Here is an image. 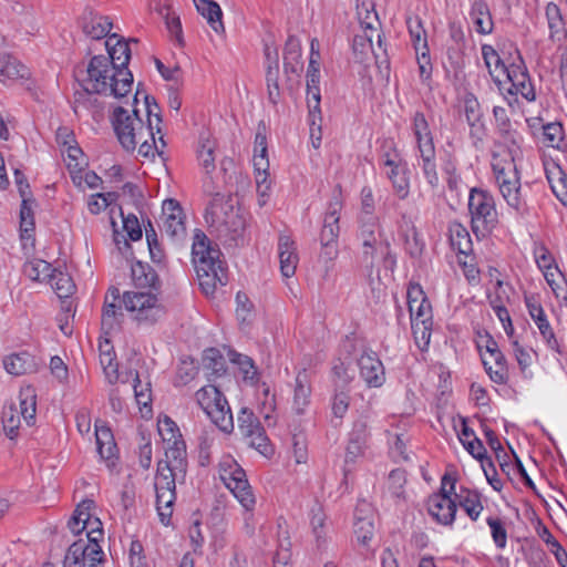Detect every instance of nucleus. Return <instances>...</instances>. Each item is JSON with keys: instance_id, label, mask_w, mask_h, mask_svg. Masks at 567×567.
<instances>
[{"instance_id": "nucleus-1", "label": "nucleus", "mask_w": 567, "mask_h": 567, "mask_svg": "<svg viewBox=\"0 0 567 567\" xmlns=\"http://www.w3.org/2000/svg\"><path fill=\"white\" fill-rule=\"evenodd\" d=\"M137 94L134 95L132 103H126L127 106L118 105L113 109L111 115V123L115 135L127 152L137 150L138 156L144 159L154 161L155 157L163 156L166 143L161 133L162 118L154 107L150 104V97L145 96L147 106L146 123L138 115L136 109Z\"/></svg>"}, {"instance_id": "nucleus-2", "label": "nucleus", "mask_w": 567, "mask_h": 567, "mask_svg": "<svg viewBox=\"0 0 567 567\" xmlns=\"http://www.w3.org/2000/svg\"><path fill=\"white\" fill-rule=\"evenodd\" d=\"M83 87L89 93L121 99L132 92L133 75L127 68H116L104 55L91 59Z\"/></svg>"}, {"instance_id": "nucleus-3", "label": "nucleus", "mask_w": 567, "mask_h": 567, "mask_svg": "<svg viewBox=\"0 0 567 567\" xmlns=\"http://www.w3.org/2000/svg\"><path fill=\"white\" fill-rule=\"evenodd\" d=\"M221 252L207 236L197 231L192 246V261L197 275L199 287L206 296H212L218 286L226 285L227 274Z\"/></svg>"}, {"instance_id": "nucleus-4", "label": "nucleus", "mask_w": 567, "mask_h": 567, "mask_svg": "<svg viewBox=\"0 0 567 567\" xmlns=\"http://www.w3.org/2000/svg\"><path fill=\"white\" fill-rule=\"evenodd\" d=\"M186 458H167L157 464L155 476L156 509L159 520L167 526L173 515V506L176 501V482L183 480L186 474Z\"/></svg>"}, {"instance_id": "nucleus-5", "label": "nucleus", "mask_w": 567, "mask_h": 567, "mask_svg": "<svg viewBox=\"0 0 567 567\" xmlns=\"http://www.w3.org/2000/svg\"><path fill=\"white\" fill-rule=\"evenodd\" d=\"M406 298L414 340L417 347L424 350L427 348L432 334L433 315L431 303L419 284L409 285Z\"/></svg>"}, {"instance_id": "nucleus-6", "label": "nucleus", "mask_w": 567, "mask_h": 567, "mask_svg": "<svg viewBox=\"0 0 567 567\" xmlns=\"http://www.w3.org/2000/svg\"><path fill=\"white\" fill-rule=\"evenodd\" d=\"M126 311L140 326H153L165 317V308L151 291H126L123 295Z\"/></svg>"}, {"instance_id": "nucleus-7", "label": "nucleus", "mask_w": 567, "mask_h": 567, "mask_svg": "<svg viewBox=\"0 0 567 567\" xmlns=\"http://www.w3.org/2000/svg\"><path fill=\"white\" fill-rule=\"evenodd\" d=\"M472 229L477 237H486L497 223L495 199L491 193L472 188L468 195Z\"/></svg>"}, {"instance_id": "nucleus-8", "label": "nucleus", "mask_w": 567, "mask_h": 567, "mask_svg": "<svg viewBox=\"0 0 567 567\" xmlns=\"http://www.w3.org/2000/svg\"><path fill=\"white\" fill-rule=\"evenodd\" d=\"M205 218L207 223L216 226L219 231L229 233L233 238L245 230L247 221L245 214L219 194H216L210 202Z\"/></svg>"}, {"instance_id": "nucleus-9", "label": "nucleus", "mask_w": 567, "mask_h": 567, "mask_svg": "<svg viewBox=\"0 0 567 567\" xmlns=\"http://www.w3.org/2000/svg\"><path fill=\"white\" fill-rule=\"evenodd\" d=\"M219 477L225 486L240 503L243 508L255 507L256 499L252 495L246 473L237 461L230 456H224L219 462Z\"/></svg>"}, {"instance_id": "nucleus-10", "label": "nucleus", "mask_w": 567, "mask_h": 567, "mask_svg": "<svg viewBox=\"0 0 567 567\" xmlns=\"http://www.w3.org/2000/svg\"><path fill=\"white\" fill-rule=\"evenodd\" d=\"M95 504L92 499L82 501L75 508L69 520V528L74 535H79L90 542L103 540L102 522L93 514Z\"/></svg>"}, {"instance_id": "nucleus-11", "label": "nucleus", "mask_w": 567, "mask_h": 567, "mask_svg": "<svg viewBox=\"0 0 567 567\" xmlns=\"http://www.w3.org/2000/svg\"><path fill=\"white\" fill-rule=\"evenodd\" d=\"M455 493V481L444 475L441 482V491L427 499L429 514L439 523L445 526L453 524L456 514V503L451 498Z\"/></svg>"}, {"instance_id": "nucleus-12", "label": "nucleus", "mask_w": 567, "mask_h": 567, "mask_svg": "<svg viewBox=\"0 0 567 567\" xmlns=\"http://www.w3.org/2000/svg\"><path fill=\"white\" fill-rule=\"evenodd\" d=\"M238 431L247 445L261 455L270 457L274 454V447L264 427L252 411L247 408L241 409L238 413Z\"/></svg>"}, {"instance_id": "nucleus-13", "label": "nucleus", "mask_w": 567, "mask_h": 567, "mask_svg": "<svg viewBox=\"0 0 567 567\" xmlns=\"http://www.w3.org/2000/svg\"><path fill=\"white\" fill-rule=\"evenodd\" d=\"M522 137L496 138L492 148L493 175L517 172L516 161L520 156Z\"/></svg>"}, {"instance_id": "nucleus-14", "label": "nucleus", "mask_w": 567, "mask_h": 567, "mask_svg": "<svg viewBox=\"0 0 567 567\" xmlns=\"http://www.w3.org/2000/svg\"><path fill=\"white\" fill-rule=\"evenodd\" d=\"M103 557L99 543L80 537L69 547L63 567H96L103 563Z\"/></svg>"}, {"instance_id": "nucleus-15", "label": "nucleus", "mask_w": 567, "mask_h": 567, "mask_svg": "<svg viewBox=\"0 0 567 567\" xmlns=\"http://www.w3.org/2000/svg\"><path fill=\"white\" fill-rule=\"evenodd\" d=\"M369 424L365 416L357 419L348 434V443L344 454V472H349L350 466L355 464L359 458L363 457L369 449L370 442Z\"/></svg>"}, {"instance_id": "nucleus-16", "label": "nucleus", "mask_w": 567, "mask_h": 567, "mask_svg": "<svg viewBox=\"0 0 567 567\" xmlns=\"http://www.w3.org/2000/svg\"><path fill=\"white\" fill-rule=\"evenodd\" d=\"M495 183L498 190L507 204L518 214H524L527 210V202L522 188L519 172H511L494 175Z\"/></svg>"}, {"instance_id": "nucleus-17", "label": "nucleus", "mask_w": 567, "mask_h": 567, "mask_svg": "<svg viewBox=\"0 0 567 567\" xmlns=\"http://www.w3.org/2000/svg\"><path fill=\"white\" fill-rule=\"evenodd\" d=\"M360 238L363 245V256L373 261L377 252H383L389 248V244L382 240L381 226L379 218H359Z\"/></svg>"}, {"instance_id": "nucleus-18", "label": "nucleus", "mask_w": 567, "mask_h": 567, "mask_svg": "<svg viewBox=\"0 0 567 567\" xmlns=\"http://www.w3.org/2000/svg\"><path fill=\"white\" fill-rule=\"evenodd\" d=\"M504 79L511 84L508 87L511 94L522 95L527 101L535 100V89L520 56H517V59L508 65V70L503 76V80Z\"/></svg>"}, {"instance_id": "nucleus-19", "label": "nucleus", "mask_w": 567, "mask_h": 567, "mask_svg": "<svg viewBox=\"0 0 567 567\" xmlns=\"http://www.w3.org/2000/svg\"><path fill=\"white\" fill-rule=\"evenodd\" d=\"M162 225L163 231L172 239H181L186 234L185 216L179 203L166 199L163 203Z\"/></svg>"}, {"instance_id": "nucleus-20", "label": "nucleus", "mask_w": 567, "mask_h": 567, "mask_svg": "<svg viewBox=\"0 0 567 567\" xmlns=\"http://www.w3.org/2000/svg\"><path fill=\"white\" fill-rule=\"evenodd\" d=\"M158 434L163 442L166 444L165 457L167 458H185V444L182 440L176 423L168 416H163L158 420Z\"/></svg>"}, {"instance_id": "nucleus-21", "label": "nucleus", "mask_w": 567, "mask_h": 567, "mask_svg": "<svg viewBox=\"0 0 567 567\" xmlns=\"http://www.w3.org/2000/svg\"><path fill=\"white\" fill-rule=\"evenodd\" d=\"M359 373L369 388H380L385 382L381 360L372 351H364L358 359Z\"/></svg>"}, {"instance_id": "nucleus-22", "label": "nucleus", "mask_w": 567, "mask_h": 567, "mask_svg": "<svg viewBox=\"0 0 567 567\" xmlns=\"http://www.w3.org/2000/svg\"><path fill=\"white\" fill-rule=\"evenodd\" d=\"M278 258L280 272L284 278H291L299 264L296 241L290 235L281 234L278 239Z\"/></svg>"}, {"instance_id": "nucleus-23", "label": "nucleus", "mask_w": 567, "mask_h": 567, "mask_svg": "<svg viewBox=\"0 0 567 567\" xmlns=\"http://www.w3.org/2000/svg\"><path fill=\"white\" fill-rule=\"evenodd\" d=\"M311 379L306 369L300 370L295 378L292 411L302 415L306 413L311 402Z\"/></svg>"}, {"instance_id": "nucleus-24", "label": "nucleus", "mask_w": 567, "mask_h": 567, "mask_svg": "<svg viewBox=\"0 0 567 567\" xmlns=\"http://www.w3.org/2000/svg\"><path fill=\"white\" fill-rule=\"evenodd\" d=\"M374 37H377L378 43L380 45L381 33L378 29L372 28L370 24H368L365 28H362L360 32L355 33L352 41V50L358 62H367L372 55H374L372 44Z\"/></svg>"}, {"instance_id": "nucleus-25", "label": "nucleus", "mask_w": 567, "mask_h": 567, "mask_svg": "<svg viewBox=\"0 0 567 567\" xmlns=\"http://www.w3.org/2000/svg\"><path fill=\"white\" fill-rule=\"evenodd\" d=\"M217 142L209 132H202L196 147L198 165L206 174L215 171Z\"/></svg>"}, {"instance_id": "nucleus-26", "label": "nucleus", "mask_w": 567, "mask_h": 567, "mask_svg": "<svg viewBox=\"0 0 567 567\" xmlns=\"http://www.w3.org/2000/svg\"><path fill=\"white\" fill-rule=\"evenodd\" d=\"M411 130L419 153L435 151L433 135L423 113L416 112L412 117Z\"/></svg>"}, {"instance_id": "nucleus-27", "label": "nucleus", "mask_w": 567, "mask_h": 567, "mask_svg": "<svg viewBox=\"0 0 567 567\" xmlns=\"http://www.w3.org/2000/svg\"><path fill=\"white\" fill-rule=\"evenodd\" d=\"M111 64L116 68H126L131 59V50L126 42L117 33H112L104 42Z\"/></svg>"}, {"instance_id": "nucleus-28", "label": "nucleus", "mask_w": 567, "mask_h": 567, "mask_svg": "<svg viewBox=\"0 0 567 567\" xmlns=\"http://www.w3.org/2000/svg\"><path fill=\"white\" fill-rule=\"evenodd\" d=\"M526 307L544 341L548 347L555 348L557 346V341L542 306L534 298H526Z\"/></svg>"}, {"instance_id": "nucleus-29", "label": "nucleus", "mask_w": 567, "mask_h": 567, "mask_svg": "<svg viewBox=\"0 0 567 567\" xmlns=\"http://www.w3.org/2000/svg\"><path fill=\"white\" fill-rule=\"evenodd\" d=\"M95 439L101 458L106 462L107 467L112 468L115 465L117 449L111 430L95 424Z\"/></svg>"}, {"instance_id": "nucleus-30", "label": "nucleus", "mask_w": 567, "mask_h": 567, "mask_svg": "<svg viewBox=\"0 0 567 567\" xmlns=\"http://www.w3.org/2000/svg\"><path fill=\"white\" fill-rule=\"evenodd\" d=\"M464 114L470 125L471 136L481 141L485 135V124L482 120L481 105L475 96L468 95L465 97Z\"/></svg>"}, {"instance_id": "nucleus-31", "label": "nucleus", "mask_w": 567, "mask_h": 567, "mask_svg": "<svg viewBox=\"0 0 567 567\" xmlns=\"http://www.w3.org/2000/svg\"><path fill=\"white\" fill-rule=\"evenodd\" d=\"M470 18L477 33H492L494 23L488 4L485 0H473L470 10Z\"/></svg>"}, {"instance_id": "nucleus-32", "label": "nucleus", "mask_w": 567, "mask_h": 567, "mask_svg": "<svg viewBox=\"0 0 567 567\" xmlns=\"http://www.w3.org/2000/svg\"><path fill=\"white\" fill-rule=\"evenodd\" d=\"M29 78V70L14 56L0 53V82L11 83L19 79Z\"/></svg>"}, {"instance_id": "nucleus-33", "label": "nucleus", "mask_w": 567, "mask_h": 567, "mask_svg": "<svg viewBox=\"0 0 567 567\" xmlns=\"http://www.w3.org/2000/svg\"><path fill=\"white\" fill-rule=\"evenodd\" d=\"M483 364L489 379L496 384H505L508 381V365L505 355L494 353L491 357L483 355Z\"/></svg>"}, {"instance_id": "nucleus-34", "label": "nucleus", "mask_w": 567, "mask_h": 567, "mask_svg": "<svg viewBox=\"0 0 567 567\" xmlns=\"http://www.w3.org/2000/svg\"><path fill=\"white\" fill-rule=\"evenodd\" d=\"M194 2L198 13L206 19L209 27L216 33H224L223 11L219 4L212 0H194Z\"/></svg>"}, {"instance_id": "nucleus-35", "label": "nucleus", "mask_w": 567, "mask_h": 567, "mask_svg": "<svg viewBox=\"0 0 567 567\" xmlns=\"http://www.w3.org/2000/svg\"><path fill=\"white\" fill-rule=\"evenodd\" d=\"M546 177L549 187L556 198L563 204L567 205V175L561 167L555 163L546 166Z\"/></svg>"}, {"instance_id": "nucleus-36", "label": "nucleus", "mask_w": 567, "mask_h": 567, "mask_svg": "<svg viewBox=\"0 0 567 567\" xmlns=\"http://www.w3.org/2000/svg\"><path fill=\"white\" fill-rule=\"evenodd\" d=\"M389 168L385 172L386 177L391 181L394 193L401 199L406 198L409 195L410 183L406 176V164L402 162L395 164L394 162L388 161Z\"/></svg>"}, {"instance_id": "nucleus-37", "label": "nucleus", "mask_w": 567, "mask_h": 567, "mask_svg": "<svg viewBox=\"0 0 567 567\" xmlns=\"http://www.w3.org/2000/svg\"><path fill=\"white\" fill-rule=\"evenodd\" d=\"M284 68L286 73L297 74L302 69L301 43L293 35L287 39L284 51Z\"/></svg>"}, {"instance_id": "nucleus-38", "label": "nucleus", "mask_w": 567, "mask_h": 567, "mask_svg": "<svg viewBox=\"0 0 567 567\" xmlns=\"http://www.w3.org/2000/svg\"><path fill=\"white\" fill-rule=\"evenodd\" d=\"M4 369L12 375H23L35 371L33 357L27 352L8 355L3 360Z\"/></svg>"}, {"instance_id": "nucleus-39", "label": "nucleus", "mask_w": 567, "mask_h": 567, "mask_svg": "<svg viewBox=\"0 0 567 567\" xmlns=\"http://www.w3.org/2000/svg\"><path fill=\"white\" fill-rule=\"evenodd\" d=\"M454 494L461 508L465 511L472 520H476L483 511L480 494L476 491L464 487H461L460 492Z\"/></svg>"}, {"instance_id": "nucleus-40", "label": "nucleus", "mask_w": 567, "mask_h": 567, "mask_svg": "<svg viewBox=\"0 0 567 567\" xmlns=\"http://www.w3.org/2000/svg\"><path fill=\"white\" fill-rule=\"evenodd\" d=\"M482 55L493 80L496 83L502 84L503 76L508 70V65H505V63L501 60L498 53L492 45H483Z\"/></svg>"}, {"instance_id": "nucleus-41", "label": "nucleus", "mask_w": 567, "mask_h": 567, "mask_svg": "<svg viewBox=\"0 0 567 567\" xmlns=\"http://www.w3.org/2000/svg\"><path fill=\"white\" fill-rule=\"evenodd\" d=\"M340 209L341 204L336 202L330 205L329 210L324 216L323 227L321 230L320 239L327 241H336L340 227H339V218H340Z\"/></svg>"}, {"instance_id": "nucleus-42", "label": "nucleus", "mask_w": 567, "mask_h": 567, "mask_svg": "<svg viewBox=\"0 0 567 567\" xmlns=\"http://www.w3.org/2000/svg\"><path fill=\"white\" fill-rule=\"evenodd\" d=\"M196 401L205 413L215 406H221L227 401L221 392L214 385H206L199 389L196 394Z\"/></svg>"}, {"instance_id": "nucleus-43", "label": "nucleus", "mask_w": 567, "mask_h": 567, "mask_svg": "<svg viewBox=\"0 0 567 567\" xmlns=\"http://www.w3.org/2000/svg\"><path fill=\"white\" fill-rule=\"evenodd\" d=\"M20 414L23 420L31 424L37 412V393L34 388L27 385L21 388L19 392Z\"/></svg>"}, {"instance_id": "nucleus-44", "label": "nucleus", "mask_w": 567, "mask_h": 567, "mask_svg": "<svg viewBox=\"0 0 567 567\" xmlns=\"http://www.w3.org/2000/svg\"><path fill=\"white\" fill-rule=\"evenodd\" d=\"M112 21L109 17L94 16L90 18L84 27V33L93 40H100L111 35Z\"/></svg>"}, {"instance_id": "nucleus-45", "label": "nucleus", "mask_w": 567, "mask_h": 567, "mask_svg": "<svg viewBox=\"0 0 567 567\" xmlns=\"http://www.w3.org/2000/svg\"><path fill=\"white\" fill-rule=\"evenodd\" d=\"M310 526L312 534L316 538L317 545L321 546L326 542L327 536V516L323 512L322 505L315 503L310 509Z\"/></svg>"}, {"instance_id": "nucleus-46", "label": "nucleus", "mask_w": 567, "mask_h": 567, "mask_svg": "<svg viewBox=\"0 0 567 567\" xmlns=\"http://www.w3.org/2000/svg\"><path fill=\"white\" fill-rule=\"evenodd\" d=\"M546 18L548 21L549 34L553 41H561L566 38V30L559 8L554 3L546 7Z\"/></svg>"}, {"instance_id": "nucleus-47", "label": "nucleus", "mask_w": 567, "mask_h": 567, "mask_svg": "<svg viewBox=\"0 0 567 567\" xmlns=\"http://www.w3.org/2000/svg\"><path fill=\"white\" fill-rule=\"evenodd\" d=\"M450 243L453 249L460 254L467 255L472 250V241L468 231L461 224L450 225Z\"/></svg>"}, {"instance_id": "nucleus-48", "label": "nucleus", "mask_w": 567, "mask_h": 567, "mask_svg": "<svg viewBox=\"0 0 567 567\" xmlns=\"http://www.w3.org/2000/svg\"><path fill=\"white\" fill-rule=\"evenodd\" d=\"M49 282L60 298H68L75 290L71 276L61 270L54 269L49 278Z\"/></svg>"}, {"instance_id": "nucleus-49", "label": "nucleus", "mask_w": 567, "mask_h": 567, "mask_svg": "<svg viewBox=\"0 0 567 567\" xmlns=\"http://www.w3.org/2000/svg\"><path fill=\"white\" fill-rule=\"evenodd\" d=\"M360 512L361 509L357 508L353 532L357 542L367 546L374 535V524L371 517L359 516Z\"/></svg>"}, {"instance_id": "nucleus-50", "label": "nucleus", "mask_w": 567, "mask_h": 567, "mask_svg": "<svg viewBox=\"0 0 567 567\" xmlns=\"http://www.w3.org/2000/svg\"><path fill=\"white\" fill-rule=\"evenodd\" d=\"M220 405L221 406H215L206 414L218 429L229 433L234 429L233 415L227 401L225 404Z\"/></svg>"}, {"instance_id": "nucleus-51", "label": "nucleus", "mask_w": 567, "mask_h": 567, "mask_svg": "<svg viewBox=\"0 0 567 567\" xmlns=\"http://www.w3.org/2000/svg\"><path fill=\"white\" fill-rule=\"evenodd\" d=\"M419 166L432 188L439 185V175L435 164V151L419 153Z\"/></svg>"}, {"instance_id": "nucleus-52", "label": "nucleus", "mask_w": 567, "mask_h": 567, "mask_svg": "<svg viewBox=\"0 0 567 567\" xmlns=\"http://www.w3.org/2000/svg\"><path fill=\"white\" fill-rule=\"evenodd\" d=\"M54 269L51 265L43 259H33L24 265V274L34 281H49V278Z\"/></svg>"}, {"instance_id": "nucleus-53", "label": "nucleus", "mask_w": 567, "mask_h": 567, "mask_svg": "<svg viewBox=\"0 0 567 567\" xmlns=\"http://www.w3.org/2000/svg\"><path fill=\"white\" fill-rule=\"evenodd\" d=\"M252 164L255 172L265 173L269 169L266 136L260 133L256 134Z\"/></svg>"}, {"instance_id": "nucleus-54", "label": "nucleus", "mask_w": 567, "mask_h": 567, "mask_svg": "<svg viewBox=\"0 0 567 567\" xmlns=\"http://www.w3.org/2000/svg\"><path fill=\"white\" fill-rule=\"evenodd\" d=\"M256 395L259 402L260 414H262L266 420H269L276 409L275 395L270 393V389L266 383H261L257 386Z\"/></svg>"}, {"instance_id": "nucleus-55", "label": "nucleus", "mask_w": 567, "mask_h": 567, "mask_svg": "<svg viewBox=\"0 0 567 567\" xmlns=\"http://www.w3.org/2000/svg\"><path fill=\"white\" fill-rule=\"evenodd\" d=\"M236 317L243 329L249 327L254 319L252 303L248 297L238 292L236 296Z\"/></svg>"}, {"instance_id": "nucleus-56", "label": "nucleus", "mask_w": 567, "mask_h": 567, "mask_svg": "<svg viewBox=\"0 0 567 567\" xmlns=\"http://www.w3.org/2000/svg\"><path fill=\"white\" fill-rule=\"evenodd\" d=\"M408 29L415 49L419 52L423 49H427L426 32L422 25L421 20L417 17H410L406 20Z\"/></svg>"}, {"instance_id": "nucleus-57", "label": "nucleus", "mask_w": 567, "mask_h": 567, "mask_svg": "<svg viewBox=\"0 0 567 567\" xmlns=\"http://www.w3.org/2000/svg\"><path fill=\"white\" fill-rule=\"evenodd\" d=\"M71 178L73 184L80 189H94L97 188L102 183V179L97 174H95L93 171H85L84 166L78 171H74L73 174H71Z\"/></svg>"}, {"instance_id": "nucleus-58", "label": "nucleus", "mask_w": 567, "mask_h": 567, "mask_svg": "<svg viewBox=\"0 0 567 567\" xmlns=\"http://www.w3.org/2000/svg\"><path fill=\"white\" fill-rule=\"evenodd\" d=\"M121 309L115 303H105L102 310L101 324L105 333L114 331L120 323Z\"/></svg>"}, {"instance_id": "nucleus-59", "label": "nucleus", "mask_w": 567, "mask_h": 567, "mask_svg": "<svg viewBox=\"0 0 567 567\" xmlns=\"http://www.w3.org/2000/svg\"><path fill=\"white\" fill-rule=\"evenodd\" d=\"M2 424L6 435L13 440L18 436L20 427V415L16 406L10 405L3 410Z\"/></svg>"}, {"instance_id": "nucleus-60", "label": "nucleus", "mask_w": 567, "mask_h": 567, "mask_svg": "<svg viewBox=\"0 0 567 567\" xmlns=\"http://www.w3.org/2000/svg\"><path fill=\"white\" fill-rule=\"evenodd\" d=\"M511 344L520 371L527 375V370L534 361L533 349L522 346L517 339H513Z\"/></svg>"}, {"instance_id": "nucleus-61", "label": "nucleus", "mask_w": 567, "mask_h": 567, "mask_svg": "<svg viewBox=\"0 0 567 567\" xmlns=\"http://www.w3.org/2000/svg\"><path fill=\"white\" fill-rule=\"evenodd\" d=\"M493 114L497 122V138L512 140V137H520L516 131L512 130L504 107L494 106Z\"/></svg>"}, {"instance_id": "nucleus-62", "label": "nucleus", "mask_w": 567, "mask_h": 567, "mask_svg": "<svg viewBox=\"0 0 567 567\" xmlns=\"http://www.w3.org/2000/svg\"><path fill=\"white\" fill-rule=\"evenodd\" d=\"M161 13L165 19V24L172 39L176 42L178 47H183L184 38L179 17L172 12L168 7L165 8V12L161 11Z\"/></svg>"}, {"instance_id": "nucleus-63", "label": "nucleus", "mask_w": 567, "mask_h": 567, "mask_svg": "<svg viewBox=\"0 0 567 567\" xmlns=\"http://www.w3.org/2000/svg\"><path fill=\"white\" fill-rule=\"evenodd\" d=\"M255 181L257 186V197L259 207L268 204L271 193V182L268 172H255Z\"/></svg>"}, {"instance_id": "nucleus-64", "label": "nucleus", "mask_w": 567, "mask_h": 567, "mask_svg": "<svg viewBox=\"0 0 567 567\" xmlns=\"http://www.w3.org/2000/svg\"><path fill=\"white\" fill-rule=\"evenodd\" d=\"M62 153L65 155L64 161L66 163L70 175L86 164L83 152L76 144L69 145V147L62 150Z\"/></svg>"}]
</instances>
